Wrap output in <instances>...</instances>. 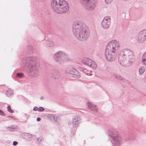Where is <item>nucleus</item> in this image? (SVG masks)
Here are the masks:
<instances>
[{
	"mask_svg": "<svg viewBox=\"0 0 146 146\" xmlns=\"http://www.w3.org/2000/svg\"><path fill=\"white\" fill-rule=\"evenodd\" d=\"M74 35L80 40H86L89 36L88 29L85 25L81 22L74 23L73 25Z\"/></svg>",
	"mask_w": 146,
	"mask_h": 146,
	"instance_id": "1",
	"label": "nucleus"
},
{
	"mask_svg": "<svg viewBox=\"0 0 146 146\" xmlns=\"http://www.w3.org/2000/svg\"><path fill=\"white\" fill-rule=\"evenodd\" d=\"M119 47V43L116 40H112L108 43L106 49L105 54L108 61L111 62L115 60L117 56L116 52Z\"/></svg>",
	"mask_w": 146,
	"mask_h": 146,
	"instance_id": "2",
	"label": "nucleus"
},
{
	"mask_svg": "<svg viewBox=\"0 0 146 146\" xmlns=\"http://www.w3.org/2000/svg\"><path fill=\"white\" fill-rule=\"evenodd\" d=\"M135 59L133 52L128 49L122 50L119 53L118 60L119 63L124 66H127L129 62H132Z\"/></svg>",
	"mask_w": 146,
	"mask_h": 146,
	"instance_id": "3",
	"label": "nucleus"
},
{
	"mask_svg": "<svg viewBox=\"0 0 146 146\" xmlns=\"http://www.w3.org/2000/svg\"><path fill=\"white\" fill-rule=\"evenodd\" d=\"M135 59L133 52L128 49L122 50L119 53L118 60L119 63L124 66H127L129 62H132Z\"/></svg>",
	"mask_w": 146,
	"mask_h": 146,
	"instance_id": "4",
	"label": "nucleus"
},
{
	"mask_svg": "<svg viewBox=\"0 0 146 146\" xmlns=\"http://www.w3.org/2000/svg\"><path fill=\"white\" fill-rule=\"evenodd\" d=\"M51 7L53 10L57 13H64L68 11L69 6L65 0H52Z\"/></svg>",
	"mask_w": 146,
	"mask_h": 146,
	"instance_id": "5",
	"label": "nucleus"
},
{
	"mask_svg": "<svg viewBox=\"0 0 146 146\" xmlns=\"http://www.w3.org/2000/svg\"><path fill=\"white\" fill-rule=\"evenodd\" d=\"M80 2L84 8L88 10H93L96 6L95 0H80Z\"/></svg>",
	"mask_w": 146,
	"mask_h": 146,
	"instance_id": "6",
	"label": "nucleus"
},
{
	"mask_svg": "<svg viewBox=\"0 0 146 146\" xmlns=\"http://www.w3.org/2000/svg\"><path fill=\"white\" fill-rule=\"evenodd\" d=\"M54 58L56 61L61 64L68 60L67 56L61 52L56 53L54 55Z\"/></svg>",
	"mask_w": 146,
	"mask_h": 146,
	"instance_id": "7",
	"label": "nucleus"
},
{
	"mask_svg": "<svg viewBox=\"0 0 146 146\" xmlns=\"http://www.w3.org/2000/svg\"><path fill=\"white\" fill-rule=\"evenodd\" d=\"M111 136L112 138L113 143L115 144H119L121 141L122 139L120 135L116 131L113 130L112 131Z\"/></svg>",
	"mask_w": 146,
	"mask_h": 146,
	"instance_id": "8",
	"label": "nucleus"
},
{
	"mask_svg": "<svg viewBox=\"0 0 146 146\" xmlns=\"http://www.w3.org/2000/svg\"><path fill=\"white\" fill-rule=\"evenodd\" d=\"M146 39V30H143L140 31L138 34L137 40L139 43H142Z\"/></svg>",
	"mask_w": 146,
	"mask_h": 146,
	"instance_id": "9",
	"label": "nucleus"
},
{
	"mask_svg": "<svg viewBox=\"0 0 146 146\" xmlns=\"http://www.w3.org/2000/svg\"><path fill=\"white\" fill-rule=\"evenodd\" d=\"M82 61L84 64L87 65L94 69L96 68L97 67L96 63L92 60L88 58H83Z\"/></svg>",
	"mask_w": 146,
	"mask_h": 146,
	"instance_id": "10",
	"label": "nucleus"
},
{
	"mask_svg": "<svg viewBox=\"0 0 146 146\" xmlns=\"http://www.w3.org/2000/svg\"><path fill=\"white\" fill-rule=\"evenodd\" d=\"M111 20L108 17H105L101 23L102 27L105 29L108 28L110 25Z\"/></svg>",
	"mask_w": 146,
	"mask_h": 146,
	"instance_id": "11",
	"label": "nucleus"
},
{
	"mask_svg": "<svg viewBox=\"0 0 146 146\" xmlns=\"http://www.w3.org/2000/svg\"><path fill=\"white\" fill-rule=\"evenodd\" d=\"M80 118L79 117H75L72 120V125L74 127H76L78 126L80 122Z\"/></svg>",
	"mask_w": 146,
	"mask_h": 146,
	"instance_id": "12",
	"label": "nucleus"
},
{
	"mask_svg": "<svg viewBox=\"0 0 146 146\" xmlns=\"http://www.w3.org/2000/svg\"><path fill=\"white\" fill-rule=\"evenodd\" d=\"M88 104L89 108L90 110L95 111H97L98 110L97 108L94 105L92 104L90 102H88Z\"/></svg>",
	"mask_w": 146,
	"mask_h": 146,
	"instance_id": "13",
	"label": "nucleus"
},
{
	"mask_svg": "<svg viewBox=\"0 0 146 146\" xmlns=\"http://www.w3.org/2000/svg\"><path fill=\"white\" fill-rule=\"evenodd\" d=\"M66 71L67 74H69L72 75H74V73L76 72V70L73 68L70 69L69 68H68L66 69Z\"/></svg>",
	"mask_w": 146,
	"mask_h": 146,
	"instance_id": "14",
	"label": "nucleus"
},
{
	"mask_svg": "<svg viewBox=\"0 0 146 146\" xmlns=\"http://www.w3.org/2000/svg\"><path fill=\"white\" fill-rule=\"evenodd\" d=\"M28 67V68L29 69L31 72H33L34 74H35V72H36V67L35 64L34 65H30Z\"/></svg>",
	"mask_w": 146,
	"mask_h": 146,
	"instance_id": "15",
	"label": "nucleus"
},
{
	"mask_svg": "<svg viewBox=\"0 0 146 146\" xmlns=\"http://www.w3.org/2000/svg\"><path fill=\"white\" fill-rule=\"evenodd\" d=\"M60 76V74L59 72L57 71H56L54 74V76L56 79H58Z\"/></svg>",
	"mask_w": 146,
	"mask_h": 146,
	"instance_id": "16",
	"label": "nucleus"
},
{
	"mask_svg": "<svg viewBox=\"0 0 146 146\" xmlns=\"http://www.w3.org/2000/svg\"><path fill=\"white\" fill-rule=\"evenodd\" d=\"M145 71V68L143 66L140 67L139 69V71L140 74H142Z\"/></svg>",
	"mask_w": 146,
	"mask_h": 146,
	"instance_id": "17",
	"label": "nucleus"
},
{
	"mask_svg": "<svg viewBox=\"0 0 146 146\" xmlns=\"http://www.w3.org/2000/svg\"><path fill=\"white\" fill-rule=\"evenodd\" d=\"M142 61L143 64L146 66V52L142 57Z\"/></svg>",
	"mask_w": 146,
	"mask_h": 146,
	"instance_id": "18",
	"label": "nucleus"
},
{
	"mask_svg": "<svg viewBox=\"0 0 146 146\" xmlns=\"http://www.w3.org/2000/svg\"><path fill=\"white\" fill-rule=\"evenodd\" d=\"M13 93V91L9 89L7 91L6 94L7 96H9Z\"/></svg>",
	"mask_w": 146,
	"mask_h": 146,
	"instance_id": "19",
	"label": "nucleus"
},
{
	"mask_svg": "<svg viewBox=\"0 0 146 146\" xmlns=\"http://www.w3.org/2000/svg\"><path fill=\"white\" fill-rule=\"evenodd\" d=\"M7 110L9 112L12 113L13 112V110L11 109V107L9 106H8L7 107Z\"/></svg>",
	"mask_w": 146,
	"mask_h": 146,
	"instance_id": "20",
	"label": "nucleus"
},
{
	"mask_svg": "<svg viewBox=\"0 0 146 146\" xmlns=\"http://www.w3.org/2000/svg\"><path fill=\"white\" fill-rule=\"evenodd\" d=\"M88 71V70L86 69H84L83 70V72L84 73H85L87 75L89 76H90L91 75V74L90 73H87V72Z\"/></svg>",
	"mask_w": 146,
	"mask_h": 146,
	"instance_id": "21",
	"label": "nucleus"
},
{
	"mask_svg": "<svg viewBox=\"0 0 146 146\" xmlns=\"http://www.w3.org/2000/svg\"><path fill=\"white\" fill-rule=\"evenodd\" d=\"M17 76L19 78H22L23 76V74L21 73H17Z\"/></svg>",
	"mask_w": 146,
	"mask_h": 146,
	"instance_id": "22",
	"label": "nucleus"
},
{
	"mask_svg": "<svg viewBox=\"0 0 146 146\" xmlns=\"http://www.w3.org/2000/svg\"><path fill=\"white\" fill-rule=\"evenodd\" d=\"M115 76L116 77V78H117L118 79L120 80H123V78L121 77L120 76H119L118 75L117 76V75H115Z\"/></svg>",
	"mask_w": 146,
	"mask_h": 146,
	"instance_id": "23",
	"label": "nucleus"
},
{
	"mask_svg": "<svg viewBox=\"0 0 146 146\" xmlns=\"http://www.w3.org/2000/svg\"><path fill=\"white\" fill-rule=\"evenodd\" d=\"M38 140L39 142H41L43 141L44 139L42 137H40L38 138Z\"/></svg>",
	"mask_w": 146,
	"mask_h": 146,
	"instance_id": "24",
	"label": "nucleus"
},
{
	"mask_svg": "<svg viewBox=\"0 0 146 146\" xmlns=\"http://www.w3.org/2000/svg\"><path fill=\"white\" fill-rule=\"evenodd\" d=\"M44 110V109L43 108L40 107L38 109V111H43Z\"/></svg>",
	"mask_w": 146,
	"mask_h": 146,
	"instance_id": "25",
	"label": "nucleus"
},
{
	"mask_svg": "<svg viewBox=\"0 0 146 146\" xmlns=\"http://www.w3.org/2000/svg\"><path fill=\"white\" fill-rule=\"evenodd\" d=\"M106 3H110L111 2H112L113 0H105Z\"/></svg>",
	"mask_w": 146,
	"mask_h": 146,
	"instance_id": "26",
	"label": "nucleus"
},
{
	"mask_svg": "<svg viewBox=\"0 0 146 146\" xmlns=\"http://www.w3.org/2000/svg\"><path fill=\"white\" fill-rule=\"evenodd\" d=\"M0 115H5V113L1 110H0Z\"/></svg>",
	"mask_w": 146,
	"mask_h": 146,
	"instance_id": "27",
	"label": "nucleus"
},
{
	"mask_svg": "<svg viewBox=\"0 0 146 146\" xmlns=\"http://www.w3.org/2000/svg\"><path fill=\"white\" fill-rule=\"evenodd\" d=\"M33 110L34 111H36L37 110H38V108L37 107H35L33 108Z\"/></svg>",
	"mask_w": 146,
	"mask_h": 146,
	"instance_id": "28",
	"label": "nucleus"
},
{
	"mask_svg": "<svg viewBox=\"0 0 146 146\" xmlns=\"http://www.w3.org/2000/svg\"><path fill=\"white\" fill-rule=\"evenodd\" d=\"M18 144V143L17 142L14 141L13 142V144L14 145H17Z\"/></svg>",
	"mask_w": 146,
	"mask_h": 146,
	"instance_id": "29",
	"label": "nucleus"
},
{
	"mask_svg": "<svg viewBox=\"0 0 146 146\" xmlns=\"http://www.w3.org/2000/svg\"><path fill=\"white\" fill-rule=\"evenodd\" d=\"M37 121H40V118L38 117L37 119Z\"/></svg>",
	"mask_w": 146,
	"mask_h": 146,
	"instance_id": "30",
	"label": "nucleus"
}]
</instances>
